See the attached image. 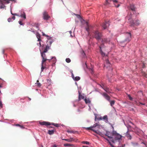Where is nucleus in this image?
Masks as SVG:
<instances>
[{
	"label": "nucleus",
	"mask_w": 147,
	"mask_h": 147,
	"mask_svg": "<svg viewBox=\"0 0 147 147\" xmlns=\"http://www.w3.org/2000/svg\"><path fill=\"white\" fill-rule=\"evenodd\" d=\"M46 62H44L43 64H42V63H41V71H43V70L44 69H45V68H46Z\"/></svg>",
	"instance_id": "12"
},
{
	"label": "nucleus",
	"mask_w": 147,
	"mask_h": 147,
	"mask_svg": "<svg viewBox=\"0 0 147 147\" xmlns=\"http://www.w3.org/2000/svg\"><path fill=\"white\" fill-rule=\"evenodd\" d=\"M105 139L109 143L112 147H115L112 144H111V142L109 141V140L107 139L106 138H105Z\"/></svg>",
	"instance_id": "37"
},
{
	"label": "nucleus",
	"mask_w": 147,
	"mask_h": 147,
	"mask_svg": "<svg viewBox=\"0 0 147 147\" xmlns=\"http://www.w3.org/2000/svg\"><path fill=\"white\" fill-rule=\"evenodd\" d=\"M99 48H100V51L101 54L102 55V56H105V53H104L102 50L101 49V48L100 47H99Z\"/></svg>",
	"instance_id": "32"
},
{
	"label": "nucleus",
	"mask_w": 147,
	"mask_h": 147,
	"mask_svg": "<svg viewBox=\"0 0 147 147\" xmlns=\"http://www.w3.org/2000/svg\"><path fill=\"white\" fill-rule=\"evenodd\" d=\"M63 140H65L68 142H71L75 141V139L74 138H70L69 139H63Z\"/></svg>",
	"instance_id": "19"
},
{
	"label": "nucleus",
	"mask_w": 147,
	"mask_h": 147,
	"mask_svg": "<svg viewBox=\"0 0 147 147\" xmlns=\"http://www.w3.org/2000/svg\"><path fill=\"white\" fill-rule=\"evenodd\" d=\"M81 143L82 144H90L89 142H88V141H83Z\"/></svg>",
	"instance_id": "36"
},
{
	"label": "nucleus",
	"mask_w": 147,
	"mask_h": 147,
	"mask_svg": "<svg viewBox=\"0 0 147 147\" xmlns=\"http://www.w3.org/2000/svg\"><path fill=\"white\" fill-rule=\"evenodd\" d=\"M144 75L146 77H147L146 76L147 75V74L146 73H144Z\"/></svg>",
	"instance_id": "49"
},
{
	"label": "nucleus",
	"mask_w": 147,
	"mask_h": 147,
	"mask_svg": "<svg viewBox=\"0 0 147 147\" xmlns=\"http://www.w3.org/2000/svg\"><path fill=\"white\" fill-rule=\"evenodd\" d=\"M84 100L86 104L90 103L91 102L89 98H86L84 99Z\"/></svg>",
	"instance_id": "26"
},
{
	"label": "nucleus",
	"mask_w": 147,
	"mask_h": 147,
	"mask_svg": "<svg viewBox=\"0 0 147 147\" xmlns=\"http://www.w3.org/2000/svg\"><path fill=\"white\" fill-rule=\"evenodd\" d=\"M93 36L97 40H99L101 39L102 35L101 33L98 30L94 31L92 33Z\"/></svg>",
	"instance_id": "3"
},
{
	"label": "nucleus",
	"mask_w": 147,
	"mask_h": 147,
	"mask_svg": "<svg viewBox=\"0 0 147 147\" xmlns=\"http://www.w3.org/2000/svg\"><path fill=\"white\" fill-rule=\"evenodd\" d=\"M126 136L128 139L131 140L132 138L131 136L128 132L126 133Z\"/></svg>",
	"instance_id": "25"
},
{
	"label": "nucleus",
	"mask_w": 147,
	"mask_h": 147,
	"mask_svg": "<svg viewBox=\"0 0 147 147\" xmlns=\"http://www.w3.org/2000/svg\"><path fill=\"white\" fill-rule=\"evenodd\" d=\"M101 127V125L100 124H98V123H96L94 124L93 125L91 126L88 127H84V128L87 130H90L92 131L95 133L99 134L101 136H103V135L102 133L100 131L98 130H96L93 128H99L100 127Z\"/></svg>",
	"instance_id": "1"
},
{
	"label": "nucleus",
	"mask_w": 147,
	"mask_h": 147,
	"mask_svg": "<svg viewBox=\"0 0 147 147\" xmlns=\"http://www.w3.org/2000/svg\"><path fill=\"white\" fill-rule=\"evenodd\" d=\"M43 36H45L46 35L45 34L43 33L42 34Z\"/></svg>",
	"instance_id": "61"
},
{
	"label": "nucleus",
	"mask_w": 147,
	"mask_h": 147,
	"mask_svg": "<svg viewBox=\"0 0 147 147\" xmlns=\"http://www.w3.org/2000/svg\"><path fill=\"white\" fill-rule=\"evenodd\" d=\"M92 28V26L91 25H89L88 22H86V30L88 32V35H89V31H90V30L91 28Z\"/></svg>",
	"instance_id": "10"
},
{
	"label": "nucleus",
	"mask_w": 147,
	"mask_h": 147,
	"mask_svg": "<svg viewBox=\"0 0 147 147\" xmlns=\"http://www.w3.org/2000/svg\"><path fill=\"white\" fill-rule=\"evenodd\" d=\"M113 137L115 140H120L122 137L121 136L117 133L115 131H113Z\"/></svg>",
	"instance_id": "5"
},
{
	"label": "nucleus",
	"mask_w": 147,
	"mask_h": 147,
	"mask_svg": "<svg viewBox=\"0 0 147 147\" xmlns=\"http://www.w3.org/2000/svg\"><path fill=\"white\" fill-rule=\"evenodd\" d=\"M42 17L44 20H47L50 18V16L49 15L48 12L45 11L43 13Z\"/></svg>",
	"instance_id": "6"
},
{
	"label": "nucleus",
	"mask_w": 147,
	"mask_h": 147,
	"mask_svg": "<svg viewBox=\"0 0 147 147\" xmlns=\"http://www.w3.org/2000/svg\"><path fill=\"white\" fill-rule=\"evenodd\" d=\"M80 79V78L78 76H76L74 78V80L76 81H78Z\"/></svg>",
	"instance_id": "35"
},
{
	"label": "nucleus",
	"mask_w": 147,
	"mask_h": 147,
	"mask_svg": "<svg viewBox=\"0 0 147 147\" xmlns=\"http://www.w3.org/2000/svg\"><path fill=\"white\" fill-rule=\"evenodd\" d=\"M51 81V80H47V82H48L49 81V82H50Z\"/></svg>",
	"instance_id": "57"
},
{
	"label": "nucleus",
	"mask_w": 147,
	"mask_h": 147,
	"mask_svg": "<svg viewBox=\"0 0 147 147\" xmlns=\"http://www.w3.org/2000/svg\"><path fill=\"white\" fill-rule=\"evenodd\" d=\"M41 147H43V146L42 145H41Z\"/></svg>",
	"instance_id": "62"
},
{
	"label": "nucleus",
	"mask_w": 147,
	"mask_h": 147,
	"mask_svg": "<svg viewBox=\"0 0 147 147\" xmlns=\"http://www.w3.org/2000/svg\"><path fill=\"white\" fill-rule=\"evenodd\" d=\"M3 87V84H0V88H1Z\"/></svg>",
	"instance_id": "50"
},
{
	"label": "nucleus",
	"mask_w": 147,
	"mask_h": 147,
	"mask_svg": "<svg viewBox=\"0 0 147 147\" xmlns=\"http://www.w3.org/2000/svg\"><path fill=\"white\" fill-rule=\"evenodd\" d=\"M142 104L143 105H144L145 104Z\"/></svg>",
	"instance_id": "64"
},
{
	"label": "nucleus",
	"mask_w": 147,
	"mask_h": 147,
	"mask_svg": "<svg viewBox=\"0 0 147 147\" xmlns=\"http://www.w3.org/2000/svg\"><path fill=\"white\" fill-rule=\"evenodd\" d=\"M98 120H101L102 119V118L101 117H98L97 118Z\"/></svg>",
	"instance_id": "45"
},
{
	"label": "nucleus",
	"mask_w": 147,
	"mask_h": 147,
	"mask_svg": "<svg viewBox=\"0 0 147 147\" xmlns=\"http://www.w3.org/2000/svg\"><path fill=\"white\" fill-rule=\"evenodd\" d=\"M67 131L68 133H73V134H75L76 133L78 132L77 131H72V130H68Z\"/></svg>",
	"instance_id": "31"
},
{
	"label": "nucleus",
	"mask_w": 147,
	"mask_h": 147,
	"mask_svg": "<svg viewBox=\"0 0 147 147\" xmlns=\"http://www.w3.org/2000/svg\"><path fill=\"white\" fill-rule=\"evenodd\" d=\"M7 20L9 22H11L12 21V18H8Z\"/></svg>",
	"instance_id": "44"
},
{
	"label": "nucleus",
	"mask_w": 147,
	"mask_h": 147,
	"mask_svg": "<svg viewBox=\"0 0 147 147\" xmlns=\"http://www.w3.org/2000/svg\"><path fill=\"white\" fill-rule=\"evenodd\" d=\"M48 133L50 135H52L54 133V131L53 130H49Z\"/></svg>",
	"instance_id": "28"
},
{
	"label": "nucleus",
	"mask_w": 147,
	"mask_h": 147,
	"mask_svg": "<svg viewBox=\"0 0 147 147\" xmlns=\"http://www.w3.org/2000/svg\"><path fill=\"white\" fill-rule=\"evenodd\" d=\"M110 41L109 39L104 38L102 39V42L105 43H108Z\"/></svg>",
	"instance_id": "23"
},
{
	"label": "nucleus",
	"mask_w": 147,
	"mask_h": 147,
	"mask_svg": "<svg viewBox=\"0 0 147 147\" xmlns=\"http://www.w3.org/2000/svg\"><path fill=\"white\" fill-rule=\"evenodd\" d=\"M14 0H0V8L1 9L5 8L6 6L4 5L5 4H8L10 3V1H14Z\"/></svg>",
	"instance_id": "4"
},
{
	"label": "nucleus",
	"mask_w": 147,
	"mask_h": 147,
	"mask_svg": "<svg viewBox=\"0 0 147 147\" xmlns=\"http://www.w3.org/2000/svg\"><path fill=\"white\" fill-rule=\"evenodd\" d=\"M50 45H51V42H50Z\"/></svg>",
	"instance_id": "63"
},
{
	"label": "nucleus",
	"mask_w": 147,
	"mask_h": 147,
	"mask_svg": "<svg viewBox=\"0 0 147 147\" xmlns=\"http://www.w3.org/2000/svg\"><path fill=\"white\" fill-rule=\"evenodd\" d=\"M109 22H105V23H104L102 25V27L104 29H106L109 26Z\"/></svg>",
	"instance_id": "11"
},
{
	"label": "nucleus",
	"mask_w": 147,
	"mask_h": 147,
	"mask_svg": "<svg viewBox=\"0 0 147 147\" xmlns=\"http://www.w3.org/2000/svg\"><path fill=\"white\" fill-rule=\"evenodd\" d=\"M50 47L48 45H47L45 47V45H43L42 46V50H44L43 53H45L47 52L48 50L49 49Z\"/></svg>",
	"instance_id": "9"
},
{
	"label": "nucleus",
	"mask_w": 147,
	"mask_h": 147,
	"mask_svg": "<svg viewBox=\"0 0 147 147\" xmlns=\"http://www.w3.org/2000/svg\"><path fill=\"white\" fill-rule=\"evenodd\" d=\"M82 55H85V53L84 51H82Z\"/></svg>",
	"instance_id": "46"
},
{
	"label": "nucleus",
	"mask_w": 147,
	"mask_h": 147,
	"mask_svg": "<svg viewBox=\"0 0 147 147\" xmlns=\"http://www.w3.org/2000/svg\"><path fill=\"white\" fill-rule=\"evenodd\" d=\"M57 147V146L55 144V145H54L52 147Z\"/></svg>",
	"instance_id": "52"
},
{
	"label": "nucleus",
	"mask_w": 147,
	"mask_h": 147,
	"mask_svg": "<svg viewBox=\"0 0 147 147\" xmlns=\"http://www.w3.org/2000/svg\"><path fill=\"white\" fill-rule=\"evenodd\" d=\"M100 86L102 88L103 87H105L103 85H100Z\"/></svg>",
	"instance_id": "54"
},
{
	"label": "nucleus",
	"mask_w": 147,
	"mask_h": 147,
	"mask_svg": "<svg viewBox=\"0 0 147 147\" xmlns=\"http://www.w3.org/2000/svg\"><path fill=\"white\" fill-rule=\"evenodd\" d=\"M18 22L21 25H24V24L22 23V22L21 21H19Z\"/></svg>",
	"instance_id": "43"
},
{
	"label": "nucleus",
	"mask_w": 147,
	"mask_h": 147,
	"mask_svg": "<svg viewBox=\"0 0 147 147\" xmlns=\"http://www.w3.org/2000/svg\"><path fill=\"white\" fill-rule=\"evenodd\" d=\"M3 105L2 104V102L1 100H0V109H1L3 107Z\"/></svg>",
	"instance_id": "41"
},
{
	"label": "nucleus",
	"mask_w": 147,
	"mask_h": 147,
	"mask_svg": "<svg viewBox=\"0 0 147 147\" xmlns=\"http://www.w3.org/2000/svg\"><path fill=\"white\" fill-rule=\"evenodd\" d=\"M40 124L41 125H45L46 126L51 125V123L46 121H43L42 122H40Z\"/></svg>",
	"instance_id": "15"
},
{
	"label": "nucleus",
	"mask_w": 147,
	"mask_h": 147,
	"mask_svg": "<svg viewBox=\"0 0 147 147\" xmlns=\"http://www.w3.org/2000/svg\"><path fill=\"white\" fill-rule=\"evenodd\" d=\"M51 125H53L55 126L56 127H58L59 126V124L57 123L55 124L54 123H51Z\"/></svg>",
	"instance_id": "34"
},
{
	"label": "nucleus",
	"mask_w": 147,
	"mask_h": 147,
	"mask_svg": "<svg viewBox=\"0 0 147 147\" xmlns=\"http://www.w3.org/2000/svg\"><path fill=\"white\" fill-rule=\"evenodd\" d=\"M102 88L107 93H108L111 92L112 90L106 87H102Z\"/></svg>",
	"instance_id": "13"
},
{
	"label": "nucleus",
	"mask_w": 147,
	"mask_h": 147,
	"mask_svg": "<svg viewBox=\"0 0 147 147\" xmlns=\"http://www.w3.org/2000/svg\"><path fill=\"white\" fill-rule=\"evenodd\" d=\"M45 53L41 52V56L42 58V64H43L44 62H46L47 60H49V62L51 61V59H47L46 57V55L45 54Z\"/></svg>",
	"instance_id": "7"
},
{
	"label": "nucleus",
	"mask_w": 147,
	"mask_h": 147,
	"mask_svg": "<svg viewBox=\"0 0 147 147\" xmlns=\"http://www.w3.org/2000/svg\"><path fill=\"white\" fill-rule=\"evenodd\" d=\"M11 18H12V19H13V20H15L16 18L15 16H13L11 17Z\"/></svg>",
	"instance_id": "48"
},
{
	"label": "nucleus",
	"mask_w": 147,
	"mask_h": 147,
	"mask_svg": "<svg viewBox=\"0 0 147 147\" xmlns=\"http://www.w3.org/2000/svg\"><path fill=\"white\" fill-rule=\"evenodd\" d=\"M72 77L74 79V76H73V74H72Z\"/></svg>",
	"instance_id": "58"
},
{
	"label": "nucleus",
	"mask_w": 147,
	"mask_h": 147,
	"mask_svg": "<svg viewBox=\"0 0 147 147\" xmlns=\"http://www.w3.org/2000/svg\"><path fill=\"white\" fill-rule=\"evenodd\" d=\"M5 51L4 49H3L2 50V53L3 54H4V53L5 52Z\"/></svg>",
	"instance_id": "51"
},
{
	"label": "nucleus",
	"mask_w": 147,
	"mask_h": 147,
	"mask_svg": "<svg viewBox=\"0 0 147 147\" xmlns=\"http://www.w3.org/2000/svg\"><path fill=\"white\" fill-rule=\"evenodd\" d=\"M140 24V22L139 20H137L136 21L133 23L132 25L138 26Z\"/></svg>",
	"instance_id": "18"
},
{
	"label": "nucleus",
	"mask_w": 147,
	"mask_h": 147,
	"mask_svg": "<svg viewBox=\"0 0 147 147\" xmlns=\"http://www.w3.org/2000/svg\"><path fill=\"white\" fill-rule=\"evenodd\" d=\"M102 119H103L105 121V122H107L108 121V119L107 116L106 115H105L102 118Z\"/></svg>",
	"instance_id": "27"
},
{
	"label": "nucleus",
	"mask_w": 147,
	"mask_h": 147,
	"mask_svg": "<svg viewBox=\"0 0 147 147\" xmlns=\"http://www.w3.org/2000/svg\"><path fill=\"white\" fill-rule=\"evenodd\" d=\"M11 14L12 15H13V14H13V13L11 12Z\"/></svg>",
	"instance_id": "59"
},
{
	"label": "nucleus",
	"mask_w": 147,
	"mask_h": 147,
	"mask_svg": "<svg viewBox=\"0 0 147 147\" xmlns=\"http://www.w3.org/2000/svg\"><path fill=\"white\" fill-rule=\"evenodd\" d=\"M128 96L130 100H132L133 98L131 97L130 95H128Z\"/></svg>",
	"instance_id": "42"
},
{
	"label": "nucleus",
	"mask_w": 147,
	"mask_h": 147,
	"mask_svg": "<svg viewBox=\"0 0 147 147\" xmlns=\"http://www.w3.org/2000/svg\"><path fill=\"white\" fill-rule=\"evenodd\" d=\"M111 65L109 61L108 60H106V63L105 64V67L106 68H108L109 67H111Z\"/></svg>",
	"instance_id": "14"
},
{
	"label": "nucleus",
	"mask_w": 147,
	"mask_h": 147,
	"mask_svg": "<svg viewBox=\"0 0 147 147\" xmlns=\"http://www.w3.org/2000/svg\"><path fill=\"white\" fill-rule=\"evenodd\" d=\"M39 44L40 47H41V45L40 42H39Z\"/></svg>",
	"instance_id": "55"
},
{
	"label": "nucleus",
	"mask_w": 147,
	"mask_h": 147,
	"mask_svg": "<svg viewBox=\"0 0 147 147\" xmlns=\"http://www.w3.org/2000/svg\"><path fill=\"white\" fill-rule=\"evenodd\" d=\"M129 8L132 11H135V7L133 5H130L129 6Z\"/></svg>",
	"instance_id": "24"
},
{
	"label": "nucleus",
	"mask_w": 147,
	"mask_h": 147,
	"mask_svg": "<svg viewBox=\"0 0 147 147\" xmlns=\"http://www.w3.org/2000/svg\"><path fill=\"white\" fill-rule=\"evenodd\" d=\"M16 126H17L20 127L22 128H24V127L23 125H20L19 124H16Z\"/></svg>",
	"instance_id": "39"
},
{
	"label": "nucleus",
	"mask_w": 147,
	"mask_h": 147,
	"mask_svg": "<svg viewBox=\"0 0 147 147\" xmlns=\"http://www.w3.org/2000/svg\"><path fill=\"white\" fill-rule=\"evenodd\" d=\"M113 2L115 6L117 7H119L120 6V4L119 3V2L117 0H106V2L105 3V5L111 6L112 5H111V2Z\"/></svg>",
	"instance_id": "2"
},
{
	"label": "nucleus",
	"mask_w": 147,
	"mask_h": 147,
	"mask_svg": "<svg viewBox=\"0 0 147 147\" xmlns=\"http://www.w3.org/2000/svg\"><path fill=\"white\" fill-rule=\"evenodd\" d=\"M105 136L110 138H112L113 137V131L112 132L110 131H107Z\"/></svg>",
	"instance_id": "8"
},
{
	"label": "nucleus",
	"mask_w": 147,
	"mask_h": 147,
	"mask_svg": "<svg viewBox=\"0 0 147 147\" xmlns=\"http://www.w3.org/2000/svg\"><path fill=\"white\" fill-rule=\"evenodd\" d=\"M36 37L38 38V41H40L41 40V39H40V34H39L36 35Z\"/></svg>",
	"instance_id": "30"
},
{
	"label": "nucleus",
	"mask_w": 147,
	"mask_h": 147,
	"mask_svg": "<svg viewBox=\"0 0 147 147\" xmlns=\"http://www.w3.org/2000/svg\"><path fill=\"white\" fill-rule=\"evenodd\" d=\"M79 95H78V101H80L81 100V99H84V96L82 95L79 92Z\"/></svg>",
	"instance_id": "21"
},
{
	"label": "nucleus",
	"mask_w": 147,
	"mask_h": 147,
	"mask_svg": "<svg viewBox=\"0 0 147 147\" xmlns=\"http://www.w3.org/2000/svg\"><path fill=\"white\" fill-rule=\"evenodd\" d=\"M142 143L144 144L146 147H147V144H145L144 142H142Z\"/></svg>",
	"instance_id": "53"
},
{
	"label": "nucleus",
	"mask_w": 147,
	"mask_h": 147,
	"mask_svg": "<svg viewBox=\"0 0 147 147\" xmlns=\"http://www.w3.org/2000/svg\"><path fill=\"white\" fill-rule=\"evenodd\" d=\"M110 102V105L111 106H113L114 105L115 103V101L114 100L111 101L110 100L109 101Z\"/></svg>",
	"instance_id": "29"
},
{
	"label": "nucleus",
	"mask_w": 147,
	"mask_h": 147,
	"mask_svg": "<svg viewBox=\"0 0 147 147\" xmlns=\"http://www.w3.org/2000/svg\"><path fill=\"white\" fill-rule=\"evenodd\" d=\"M127 34L128 36V38L125 39V40L126 41L129 42L130 40V38H131V35L130 33H127Z\"/></svg>",
	"instance_id": "17"
},
{
	"label": "nucleus",
	"mask_w": 147,
	"mask_h": 147,
	"mask_svg": "<svg viewBox=\"0 0 147 147\" xmlns=\"http://www.w3.org/2000/svg\"><path fill=\"white\" fill-rule=\"evenodd\" d=\"M51 61H50V62L51 61V60L53 59L52 60L53 61V63H55L56 62V59L55 58L53 57H52L51 58Z\"/></svg>",
	"instance_id": "33"
},
{
	"label": "nucleus",
	"mask_w": 147,
	"mask_h": 147,
	"mask_svg": "<svg viewBox=\"0 0 147 147\" xmlns=\"http://www.w3.org/2000/svg\"><path fill=\"white\" fill-rule=\"evenodd\" d=\"M39 81L38 80H37V82L38 83H36V84L37 85V86L39 87H40L41 86V84L39 82Z\"/></svg>",
	"instance_id": "38"
},
{
	"label": "nucleus",
	"mask_w": 147,
	"mask_h": 147,
	"mask_svg": "<svg viewBox=\"0 0 147 147\" xmlns=\"http://www.w3.org/2000/svg\"><path fill=\"white\" fill-rule=\"evenodd\" d=\"M84 66H86V67H87V64H86V63L85 64V65H84Z\"/></svg>",
	"instance_id": "56"
},
{
	"label": "nucleus",
	"mask_w": 147,
	"mask_h": 147,
	"mask_svg": "<svg viewBox=\"0 0 147 147\" xmlns=\"http://www.w3.org/2000/svg\"><path fill=\"white\" fill-rule=\"evenodd\" d=\"M68 63H70L71 62V60L69 58H67L65 60Z\"/></svg>",
	"instance_id": "40"
},
{
	"label": "nucleus",
	"mask_w": 147,
	"mask_h": 147,
	"mask_svg": "<svg viewBox=\"0 0 147 147\" xmlns=\"http://www.w3.org/2000/svg\"><path fill=\"white\" fill-rule=\"evenodd\" d=\"M20 16L23 18L24 19L26 18V13L24 12H23L22 13H21Z\"/></svg>",
	"instance_id": "22"
},
{
	"label": "nucleus",
	"mask_w": 147,
	"mask_h": 147,
	"mask_svg": "<svg viewBox=\"0 0 147 147\" xmlns=\"http://www.w3.org/2000/svg\"><path fill=\"white\" fill-rule=\"evenodd\" d=\"M69 32L70 34H71V31H69Z\"/></svg>",
	"instance_id": "60"
},
{
	"label": "nucleus",
	"mask_w": 147,
	"mask_h": 147,
	"mask_svg": "<svg viewBox=\"0 0 147 147\" xmlns=\"http://www.w3.org/2000/svg\"><path fill=\"white\" fill-rule=\"evenodd\" d=\"M14 16H20L18 14H17L16 13H15L13 14Z\"/></svg>",
	"instance_id": "47"
},
{
	"label": "nucleus",
	"mask_w": 147,
	"mask_h": 147,
	"mask_svg": "<svg viewBox=\"0 0 147 147\" xmlns=\"http://www.w3.org/2000/svg\"><path fill=\"white\" fill-rule=\"evenodd\" d=\"M63 145L65 147H75L74 144H64Z\"/></svg>",
	"instance_id": "20"
},
{
	"label": "nucleus",
	"mask_w": 147,
	"mask_h": 147,
	"mask_svg": "<svg viewBox=\"0 0 147 147\" xmlns=\"http://www.w3.org/2000/svg\"><path fill=\"white\" fill-rule=\"evenodd\" d=\"M103 95L107 100L110 101V97L106 93H104L103 94Z\"/></svg>",
	"instance_id": "16"
}]
</instances>
